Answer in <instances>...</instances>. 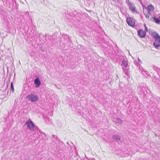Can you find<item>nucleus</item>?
<instances>
[{
	"mask_svg": "<svg viewBox=\"0 0 160 160\" xmlns=\"http://www.w3.org/2000/svg\"><path fill=\"white\" fill-rule=\"evenodd\" d=\"M26 98L28 99L32 102H34L38 100L39 98L37 95L31 94L28 95Z\"/></svg>",
	"mask_w": 160,
	"mask_h": 160,
	"instance_id": "obj_1",
	"label": "nucleus"
},
{
	"mask_svg": "<svg viewBox=\"0 0 160 160\" xmlns=\"http://www.w3.org/2000/svg\"><path fill=\"white\" fill-rule=\"evenodd\" d=\"M25 125H27L28 127L29 128V130L31 131H34V127H35V124L31 120H28L27 121Z\"/></svg>",
	"mask_w": 160,
	"mask_h": 160,
	"instance_id": "obj_2",
	"label": "nucleus"
},
{
	"mask_svg": "<svg viewBox=\"0 0 160 160\" xmlns=\"http://www.w3.org/2000/svg\"><path fill=\"white\" fill-rule=\"evenodd\" d=\"M126 1V3L127 5H128L129 9L130 10L133 12H136L138 13L137 12L136 10V8L134 6L133 3H131L130 2H129V0H128L127 1V0Z\"/></svg>",
	"mask_w": 160,
	"mask_h": 160,
	"instance_id": "obj_3",
	"label": "nucleus"
},
{
	"mask_svg": "<svg viewBox=\"0 0 160 160\" xmlns=\"http://www.w3.org/2000/svg\"><path fill=\"white\" fill-rule=\"evenodd\" d=\"M155 39V41L153 42V45L156 48H158L160 46V36L153 38Z\"/></svg>",
	"mask_w": 160,
	"mask_h": 160,
	"instance_id": "obj_4",
	"label": "nucleus"
},
{
	"mask_svg": "<svg viewBox=\"0 0 160 160\" xmlns=\"http://www.w3.org/2000/svg\"><path fill=\"white\" fill-rule=\"evenodd\" d=\"M127 22L129 26L132 27L135 26V20L132 18H127Z\"/></svg>",
	"mask_w": 160,
	"mask_h": 160,
	"instance_id": "obj_5",
	"label": "nucleus"
},
{
	"mask_svg": "<svg viewBox=\"0 0 160 160\" xmlns=\"http://www.w3.org/2000/svg\"><path fill=\"white\" fill-rule=\"evenodd\" d=\"M119 59L122 61L121 66H123L126 63L128 62V60L125 56H121L119 57Z\"/></svg>",
	"mask_w": 160,
	"mask_h": 160,
	"instance_id": "obj_6",
	"label": "nucleus"
},
{
	"mask_svg": "<svg viewBox=\"0 0 160 160\" xmlns=\"http://www.w3.org/2000/svg\"><path fill=\"white\" fill-rule=\"evenodd\" d=\"M138 34L140 38H144L146 36V32L142 29H140L138 31Z\"/></svg>",
	"mask_w": 160,
	"mask_h": 160,
	"instance_id": "obj_7",
	"label": "nucleus"
},
{
	"mask_svg": "<svg viewBox=\"0 0 160 160\" xmlns=\"http://www.w3.org/2000/svg\"><path fill=\"white\" fill-rule=\"evenodd\" d=\"M34 83L35 85V87H39L41 84V82L39 78L38 77L34 79Z\"/></svg>",
	"mask_w": 160,
	"mask_h": 160,
	"instance_id": "obj_8",
	"label": "nucleus"
},
{
	"mask_svg": "<svg viewBox=\"0 0 160 160\" xmlns=\"http://www.w3.org/2000/svg\"><path fill=\"white\" fill-rule=\"evenodd\" d=\"M112 139L115 141L118 142L121 140V136L118 134H115L112 137Z\"/></svg>",
	"mask_w": 160,
	"mask_h": 160,
	"instance_id": "obj_9",
	"label": "nucleus"
},
{
	"mask_svg": "<svg viewBox=\"0 0 160 160\" xmlns=\"http://www.w3.org/2000/svg\"><path fill=\"white\" fill-rule=\"evenodd\" d=\"M128 65V62H127L123 66L124 67H122V69L124 72H127L129 69V66Z\"/></svg>",
	"mask_w": 160,
	"mask_h": 160,
	"instance_id": "obj_10",
	"label": "nucleus"
},
{
	"mask_svg": "<svg viewBox=\"0 0 160 160\" xmlns=\"http://www.w3.org/2000/svg\"><path fill=\"white\" fill-rule=\"evenodd\" d=\"M152 18L153 19V21L158 24H160V21L159 18L156 17H152Z\"/></svg>",
	"mask_w": 160,
	"mask_h": 160,
	"instance_id": "obj_11",
	"label": "nucleus"
},
{
	"mask_svg": "<svg viewBox=\"0 0 160 160\" xmlns=\"http://www.w3.org/2000/svg\"><path fill=\"white\" fill-rule=\"evenodd\" d=\"M151 35L153 38L157 37L159 38L160 36L158 34V33L156 32H152Z\"/></svg>",
	"mask_w": 160,
	"mask_h": 160,
	"instance_id": "obj_12",
	"label": "nucleus"
},
{
	"mask_svg": "<svg viewBox=\"0 0 160 160\" xmlns=\"http://www.w3.org/2000/svg\"><path fill=\"white\" fill-rule=\"evenodd\" d=\"M143 12L144 13V15L145 16L146 18L148 19L149 20L152 21V16H151L150 15H149L148 14H146L144 12V11H143Z\"/></svg>",
	"mask_w": 160,
	"mask_h": 160,
	"instance_id": "obj_13",
	"label": "nucleus"
},
{
	"mask_svg": "<svg viewBox=\"0 0 160 160\" xmlns=\"http://www.w3.org/2000/svg\"><path fill=\"white\" fill-rule=\"evenodd\" d=\"M154 9V7L152 4L149 5L148 6V10L152 11Z\"/></svg>",
	"mask_w": 160,
	"mask_h": 160,
	"instance_id": "obj_14",
	"label": "nucleus"
},
{
	"mask_svg": "<svg viewBox=\"0 0 160 160\" xmlns=\"http://www.w3.org/2000/svg\"><path fill=\"white\" fill-rule=\"evenodd\" d=\"M153 69L155 70L156 72H158V74L159 73V71H160V69L158 67H157L155 66H153Z\"/></svg>",
	"mask_w": 160,
	"mask_h": 160,
	"instance_id": "obj_15",
	"label": "nucleus"
},
{
	"mask_svg": "<svg viewBox=\"0 0 160 160\" xmlns=\"http://www.w3.org/2000/svg\"><path fill=\"white\" fill-rule=\"evenodd\" d=\"M116 122L117 123H118L119 124H121L122 123V120L119 118H118L117 119Z\"/></svg>",
	"mask_w": 160,
	"mask_h": 160,
	"instance_id": "obj_16",
	"label": "nucleus"
},
{
	"mask_svg": "<svg viewBox=\"0 0 160 160\" xmlns=\"http://www.w3.org/2000/svg\"><path fill=\"white\" fill-rule=\"evenodd\" d=\"M10 89L12 90V92H14V87L13 85V82H11L10 84Z\"/></svg>",
	"mask_w": 160,
	"mask_h": 160,
	"instance_id": "obj_17",
	"label": "nucleus"
},
{
	"mask_svg": "<svg viewBox=\"0 0 160 160\" xmlns=\"http://www.w3.org/2000/svg\"><path fill=\"white\" fill-rule=\"evenodd\" d=\"M64 38H65V39L67 41H68V40L69 41H70V37L67 34H66L65 35H64Z\"/></svg>",
	"mask_w": 160,
	"mask_h": 160,
	"instance_id": "obj_18",
	"label": "nucleus"
},
{
	"mask_svg": "<svg viewBox=\"0 0 160 160\" xmlns=\"http://www.w3.org/2000/svg\"><path fill=\"white\" fill-rule=\"evenodd\" d=\"M122 156L123 157H126L129 155V154L128 153H126L125 154L123 153L124 152H122Z\"/></svg>",
	"mask_w": 160,
	"mask_h": 160,
	"instance_id": "obj_19",
	"label": "nucleus"
},
{
	"mask_svg": "<svg viewBox=\"0 0 160 160\" xmlns=\"http://www.w3.org/2000/svg\"><path fill=\"white\" fill-rule=\"evenodd\" d=\"M144 26L145 27V31H146V32H148V28H147V27L146 26V25L145 24H144Z\"/></svg>",
	"mask_w": 160,
	"mask_h": 160,
	"instance_id": "obj_20",
	"label": "nucleus"
},
{
	"mask_svg": "<svg viewBox=\"0 0 160 160\" xmlns=\"http://www.w3.org/2000/svg\"><path fill=\"white\" fill-rule=\"evenodd\" d=\"M2 96H3L4 97L5 96V95L4 94H0V99H3L4 98V97H3Z\"/></svg>",
	"mask_w": 160,
	"mask_h": 160,
	"instance_id": "obj_21",
	"label": "nucleus"
},
{
	"mask_svg": "<svg viewBox=\"0 0 160 160\" xmlns=\"http://www.w3.org/2000/svg\"><path fill=\"white\" fill-rule=\"evenodd\" d=\"M52 138H56L58 140V138L57 136H56V135H52Z\"/></svg>",
	"mask_w": 160,
	"mask_h": 160,
	"instance_id": "obj_22",
	"label": "nucleus"
},
{
	"mask_svg": "<svg viewBox=\"0 0 160 160\" xmlns=\"http://www.w3.org/2000/svg\"><path fill=\"white\" fill-rule=\"evenodd\" d=\"M148 12V13L147 14H148L149 15H150V16H152V14L150 12V11H149V10H147Z\"/></svg>",
	"mask_w": 160,
	"mask_h": 160,
	"instance_id": "obj_23",
	"label": "nucleus"
},
{
	"mask_svg": "<svg viewBox=\"0 0 160 160\" xmlns=\"http://www.w3.org/2000/svg\"><path fill=\"white\" fill-rule=\"evenodd\" d=\"M34 130H39V128L38 127H37V126H35V127H34Z\"/></svg>",
	"mask_w": 160,
	"mask_h": 160,
	"instance_id": "obj_24",
	"label": "nucleus"
},
{
	"mask_svg": "<svg viewBox=\"0 0 160 160\" xmlns=\"http://www.w3.org/2000/svg\"><path fill=\"white\" fill-rule=\"evenodd\" d=\"M142 7H143V9H144V8H145V9H146L147 10H148V8L147 7H146L145 6H142Z\"/></svg>",
	"mask_w": 160,
	"mask_h": 160,
	"instance_id": "obj_25",
	"label": "nucleus"
},
{
	"mask_svg": "<svg viewBox=\"0 0 160 160\" xmlns=\"http://www.w3.org/2000/svg\"><path fill=\"white\" fill-rule=\"evenodd\" d=\"M38 130V131H39V132H41V133H43L45 135V134L44 132H41V130H40V129H39V130Z\"/></svg>",
	"mask_w": 160,
	"mask_h": 160,
	"instance_id": "obj_26",
	"label": "nucleus"
},
{
	"mask_svg": "<svg viewBox=\"0 0 160 160\" xmlns=\"http://www.w3.org/2000/svg\"><path fill=\"white\" fill-rule=\"evenodd\" d=\"M158 76H159V78H158L159 80L160 81V73L158 74Z\"/></svg>",
	"mask_w": 160,
	"mask_h": 160,
	"instance_id": "obj_27",
	"label": "nucleus"
},
{
	"mask_svg": "<svg viewBox=\"0 0 160 160\" xmlns=\"http://www.w3.org/2000/svg\"><path fill=\"white\" fill-rule=\"evenodd\" d=\"M138 27H135V28L136 29H138Z\"/></svg>",
	"mask_w": 160,
	"mask_h": 160,
	"instance_id": "obj_28",
	"label": "nucleus"
},
{
	"mask_svg": "<svg viewBox=\"0 0 160 160\" xmlns=\"http://www.w3.org/2000/svg\"><path fill=\"white\" fill-rule=\"evenodd\" d=\"M92 160H95V159L94 158H92Z\"/></svg>",
	"mask_w": 160,
	"mask_h": 160,
	"instance_id": "obj_29",
	"label": "nucleus"
},
{
	"mask_svg": "<svg viewBox=\"0 0 160 160\" xmlns=\"http://www.w3.org/2000/svg\"><path fill=\"white\" fill-rule=\"evenodd\" d=\"M26 14H28L29 13H28V12H26Z\"/></svg>",
	"mask_w": 160,
	"mask_h": 160,
	"instance_id": "obj_30",
	"label": "nucleus"
},
{
	"mask_svg": "<svg viewBox=\"0 0 160 160\" xmlns=\"http://www.w3.org/2000/svg\"><path fill=\"white\" fill-rule=\"evenodd\" d=\"M138 61H140V60L139 59V58H138Z\"/></svg>",
	"mask_w": 160,
	"mask_h": 160,
	"instance_id": "obj_31",
	"label": "nucleus"
},
{
	"mask_svg": "<svg viewBox=\"0 0 160 160\" xmlns=\"http://www.w3.org/2000/svg\"><path fill=\"white\" fill-rule=\"evenodd\" d=\"M64 41H65L64 42H64H65V40H64Z\"/></svg>",
	"mask_w": 160,
	"mask_h": 160,
	"instance_id": "obj_32",
	"label": "nucleus"
}]
</instances>
